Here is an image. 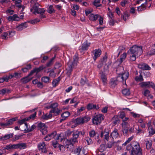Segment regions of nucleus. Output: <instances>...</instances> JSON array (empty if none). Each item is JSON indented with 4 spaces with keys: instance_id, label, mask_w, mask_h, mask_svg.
I'll return each mask as SVG.
<instances>
[{
    "instance_id": "1",
    "label": "nucleus",
    "mask_w": 155,
    "mask_h": 155,
    "mask_svg": "<svg viewBox=\"0 0 155 155\" xmlns=\"http://www.w3.org/2000/svg\"><path fill=\"white\" fill-rule=\"evenodd\" d=\"M142 47L134 45L128 51V54L130 56V60L135 61L136 58L139 56L142 53Z\"/></svg>"
},
{
    "instance_id": "2",
    "label": "nucleus",
    "mask_w": 155,
    "mask_h": 155,
    "mask_svg": "<svg viewBox=\"0 0 155 155\" xmlns=\"http://www.w3.org/2000/svg\"><path fill=\"white\" fill-rule=\"evenodd\" d=\"M78 58L77 55H74L73 58V61L72 62L69 61L66 66L67 73L70 74L72 70V69L74 67L77 66L78 62Z\"/></svg>"
},
{
    "instance_id": "3",
    "label": "nucleus",
    "mask_w": 155,
    "mask_h": 155,
    "mask_svg": "<svg viewBox=\"0 0 155 155\" xmlns=\"http://www.w3.org/2000/svg\"><path fill=\"white\" fill-rule=\"evenodd\" d=\"M90 119V117L88 116L83 117H80L73 120L71 121V124H74V127H75L77 125L82 124L88 121Z\"/></svg>"
},
{
    "instance_id": "4",
    "label": "nucleus",
    "mask_w": 155,
    "mask_h": 155,
    "mask_svg": "<svg viewBox=\"0 0 155 155\" xmlns=\"http://www.w3.org/2000/svg\"><path fill=\"white\" fill-rule=\"evenodd\" d=\"M142 155V150L140 147L139 144L136 143L134 147L132 148L130 152V155Z\"/></svg>"
},
{
    "instance_id": "5",
    "label": "nucleus",
    "mask_w": 155,
    "mask_h": 155,
    "mask_svg": "<svg viewBox=\"0 0 155 155\" xmlns=\"http://www.w3.org/2000/svg\"><path fill=\"white\" fill-rule=\"evenodd\" d=\"M104 116L101 114H99L95 115L92 119L93 123L95 125L100 124L101 121L103 120Z\"/></svg>"
},
{
    "instance_id": "6",
    "label": "nucleus",
    "mask_w": 155,
    "mask_h": 155,
    "mask_svg": "<svg viewBox=\"0 0 155 155\" xmlns=\"http://www.w3.org/2000/svg\"><path fill=\"white\" fill-rule=\"evenodd\" d=\"M128 72L126 71L124 73L120 74L119 76L117 77V80L120 81H125V83L126 84V81L128 78L129 77Z\"/></svg>"
},
{
    "instance_id": "7",
    "label": "nucleus",
    "mask_w": 155,
    "mask_h": 155,
    "mask_svg": "<svg viewBox=\"0 0 155 155\" xmlns=\"http://www.w3.org/2000/svg\"><path fill=\"white\" fill-rule=\"evenodd\" d=\"M65 136H69L71 135H72V136H81L84 135L85 134L84 131L76 130L72 132L69 130H68L65 132Z\"/></svg>"
},
{
    "instance_id": "8",
    "label": "nucleus",
    "mask_w": 155,
    "mask_h": 155,
    "mask_svg": "<svg viewBox=\"0 0 155 155\" xmlns=\"http://www.w3.org/2000/svg\"><path fill=\"white\" fill-rule=\"evenodd\" d=\"M105 143L107 141L109 142L107 143V147L110 148L114 145V138L112 136H104L103 138Z\"/></svg>"
},
{
    "instance_id": "9",
    "label": "nucleus",
    "mask_w": 155,
    "mask_h": 155,
    "mask_svg": "<svg viewBox=\"0 0 155 155\" xmlns=\"http://www.w3.org/2000/svg\"><path fill=\"white\" fill-rule=\"evenodd\" d=\"M18 119V117H15L9 119L6 123H0V126L2 127H7L12 124L13 122Z\"/></svg>"
},
{
    "instance_id": "10",
    "label": "nucleus",
    "mask_w": 155,
    "mask_h": 155,
    "mask_svg": "<svg viewBox=\"0 0 155 155\" xmlns=\"http://www.w3.org/2000/svg\"><path fill=\"white\" fill-rule=\"evenodd\" d=\"M38 127L40 129V131L42 135H45L47 133V127L44 123H40L38 124Z\"/></svg>"
},
{
    "instance_id": "11",
    "label": "nucleus",
    "mask_w": 155,
    "mask_h": 155,
    "mask_svg": "<svg viewBox=\"0 0 155 155\" xmlns=\"http://www.w3.org/2000/svg\"><path fill=\"white\" fill-rule=\"evenodd\" d=\"M31 12L35 14H39L40 15L44 14L45 10L43 8H38L36 6H34L31 9Z\"/></svg>"
},
{
    "instance_id": "12",
    "label": "nucleus",
    "mask_w": 155,
    "mask_h": 155,
    "mask_svg": "<svg viewBox=\"0 0 155 155\" xmlns=\"http://www.w3.org/2000/svg\"><path fill=\"white\" fill-rule=\"evenodd\" d=\"M25 128H21V130L22 131H25V132H28L32 131L36 128V126L34 125H32L31 128H29L27 123H25Z\"/></svg>"
},
{
    "instance_id": "13",
    "label": "nucleus",
    "mask_w": 155,
    "mask_h": 155,
    "mask_svg": "<svg viewBox=\"0 0 155 155\" xmlns=\"http://www.w3.org/2000/svg\"><path fill=\"white\" fill-rule=\"evenodd\" d=\"M154 84L151 82H143L140 84V86L142 87H152L153 88Z\"/></svg>"
},
{
    "instance_id": "14",
    "label": "nucleus",
    "mask_w": 155,
    "mask_h": 155,
    "mask_svg": "<svg viewBox=\"0 0 155 155\" xmlns=\"http://www.w3.org/2000/svg\"><path fill=\"white\" fill-rule=\"evenodd\" d=\"M7 19L9 21H18L20 20L19 17L16 14H14L12 16H9L7 18Z\"/></svg>"
},
{
    "instance_id": "15",
    "label": "nucleus",
    "mask_w": 155,
    "mask_h": 155,
    "mask_svg": "<svg viewBox=\"0 0 155 155\" xmlns=\"http://www.w3.org/2000/svg\"><path fill=\"white\" fill-rule=\"evenodd\" d=\"M99 108V107L98 105L94 104L91 103H89L88 104L87 106V109L88 110L92 109L98 110Z\"/></svg>"
},
{
    "instance_id": "16",
    "label": "nucleus",
    "mask_w": 155,
    "mask_h": 155,
    "mask_svg": "<svg viewBox=\"0 0 155 155\" xmlns=\"http://www.w3.org/2000/svg\"><path fill=\"white\" fill-rule=\"evenodd\" d=\"M149 132L150 134L153 135L155 134V128L150 123H148Z\"/></svg>"
},
{
    "instance_id": "17",
    "label": "nucleus",
    "mask_w": 155,
    "mask_h": 155,
    "mask_svg": "<svg viewBox=\"0 0 155 155\" xmlns=\"http://www.w3.org/2000/svg\"><path fill=\"white\" fill-rule=\"evenodd\" d=\"M38 149L40 151L42 152L46 153L47 152L45 144L44 143H40L38 145Z\"/></svg>"
},
{
    "instance_id": "18",
    "label": "nucleus",
    "mask_w": 155,
    "mask_h": 155,
    "mask_svg": "<svg viewBox=\"0 0 155 155\" xmlns=\"http://www.w3.org/2000/svg\"><path fill=\"white\" fill-rule=\"evenodd\" d=\"M99 15L98 14H90L88 15L89 19L91 21H95L99 18Z\"/></svg>"
},
{
    "instance_id": "19",
    "label": "nucleus",
    "mask_w": 155,
    "mask_h": 155,
    "mask_svg": "<svg viewBox=\"0 0 155 155\" xmlns=\"http://www.w3.org/2000/svg\"><path fill=\"white\" fill-rule=\"evenodd\" d=\"M90 44L91 43L88 42L87 41H85L82 44V46L80 47V50L81 49L82 50H87Z\"/></svg>"
},
{
    "instance_id": "20",
    "label": "nucleus",
    "mask_w": 155,
    "mask_h": 155,
    "mask_svg": "<svg viewBox=\"0 0 155 155\" xmlns=\"http://www.w3.org/2000/svg\"><path fill=\"white\" fill-rule=\"evenodd\" d=\"M139 68L143 70H149L150 69V67L147 64H139L138 65Z\"/></svg>"
},
{
    "instance_id": "21",
    "label": "nucleus",
    "mask_w": 155,
    "mask_h": 155,
    "mask_svg": "<svg viewBox=\"0 0 155 155\" xmlns=\"http://www.w3.org/2000/svg\"><path fill=\"white\" fill-rule=\"evenodd\" d=\"M94 56L93 57V59L95 61L97 58L100 56L101 54V51L100 49H96L94 51Z\"/></svg>"
},
{
    "instance_id": "22",
    "label": "nucleus",
    "mask_w": 155,
    "mask_h": 155,
    "mask_svg": "<svg viewBox=\"0 0 155 155\" xmlns=\"http://www.w3.org/2000/svg\"><path fill=\"white\" fill-rule=\"evenodd\" d=\"M27 25L26 22L23 23L16 27V29L18 31H21L23 29L26 28Z\"/></svg>"
},
{
    "instance_id": "23",
    "label": "nucleus",
    "mask_w": 155,
    "mask_h": 155,
    "mask_svg": "<svg viewBox=\"0 0 155 155\" xmlns=\"http://www.w3.org/2000/svg\"><path fill=\"white\" fill-rule=\"evenodd\" d=\"M77 137H73V138L70 140H67L66 141H67V143L69 144L71 143L74 144L76 142H77Z\"/></svg>"
},
{
    "instance_id": "24",
    "label": "nucleus",
    "mask_w": 155,
    "mask_h": 155,
    "mask_svg": "<svg viewBox=\"0 0 155 155\" xmlns=\"http://www.w3.org/2000/svg\"><path fill=\"white\" fill-rule=\"evenodd\" d=\"M146 4V2L144 4H143L141 5L140 6H138L137 7V11L139 12H141L145 10L146 8V5L145 4Z\"/></svg>"
},
{
    "instance_id": "25",
    "label": "nucleus",
    "mask_w": 155,
    "mask_h": 155,
    "mask_svg": "<svg viewBox=\"0 0 155 155\" xmlns=\"http://www.w3.org/2000/svg\"><path fill=\"white\" fill-rule=\"evenodd\" d=\"M16 149L19 148L21 149H23L26 148V145L25 143H22L16 144Z\"/></svg>"
},
{
    "instance_id": "26",
    "label": "nucleus",
    "mask_w": 155,
    "mask_h": 155,
    "mask_svg": "<svg viewBox=\"0 0 155 155\" xmlns=\"http://www.w3.org/2000/svg\"><path fill=\"white\" fill-rule=\"evenodd\" d=\"M65 142L66 144V147L68 150L72 151L74 147L73 144L71 143H69V144H68L67 143V141H66Z\"/></svg>"
},
{
    "instance_id": "27",
    "label": "nucleus",
    "mask_w": 155,
    "mask_h": 155,
    "mask_svg": "<svg viewBox=\"0 0 155 155\" xmlns=\"http://www.w3.org/2000/svg\"><path fill=\"white\" fill-rule=\"evenodd\" d=\"M130 16V14L127 12H125L123 13L122 15V18L123 20L125 21H126L127 19H128Z\"/></svg>"
},
{
    "instance_id": "28",
    "label": "nucleus",
    "mask_w": 155,
    "mask_h": 155,
    "mask_svg": "<svg viewBox=\"0 0 155 155\" xmlns=\"http://www.w3.org/2000/svg\"><path fill=\"white\" fill-rule=\"evenodd\" d=\"M101 78L104 84L105 85L107 84V77L105 74L103 73H101Z\"/></svg>"
},
{
    "instance_id": "29",
    "label": "nucleus",
    "mask_w": 155,
    "mask_h": 155,
    "mask_svg": "<svg viewBox=\"0 0 155 155\" xmlns=\"http://www.w3.org/2000/svg\"><path fill=\"white\" fill-rule=\"evenodd\" d=\"M4 149H5H5L7 150H11L16 149V144H9L6 146Z\"/></svg>"
},
{
    "instance_id": "30",
    "label": "nucleus",
    "mask_w": 155,
    "mask_h": 155,
    "mask_svg": "<svg viewBox=\"0 0 155 155\" xmlns=\"http://www.w3.org/2000/svg\"><path fill=\"white\" fill-rule=\"evenodd\" d=\"M52 111H51L49 114H46L43 116V118L45 120L50 119L52 117Z\"/></svg>"
},
{
    "instance_id": "31",
    "label": "nucleus",
    "mask_w": 155,
    "mask_h": 155,
    "mask_svg": "<svg viewBox=\"0 0 155 155\" xmlns=\"http://www.w3.org/2000/svg\"><path fill=\"white\" fill-rule=\"evenodd\" d=\"M81 151V147H78L76 148L74 151V152L76 155H81L80 152Z\"/></svg>"
},
{
    "instance_id": "32",
    "label": "nucleus",
    "mask_w": 155,
    "mask_h": 155,
    "mask_svg": "<svg viewBox=\"0 0 155 155\" xmlns=\"http://www.w3.org/2000/svg\"><path fill=\"white\" fill-rule=\"evenodd\" d=\"M11 91L9 89L6 88L3 89L0 91V94L4 95L6 93H8L10 92Z\"/></svg>"
},
{
    "instance_id": "33",
    "label": "nucleus",
    "mask_w": 155,
    "mask_h": 155,
    "mask_svg": "<svg viewBox=\"0 0 155 155\" xmlns=\"http://www.w3.org/2000/svg\"><path fill=\"white\" fill-rule=\"evenodd\" d=\"M129 3L128 0H122L120 2V5L123 7H124L127 5H128Z\"/></svg>"
},
{
    "instance_id": "34",
    "label": "nucleus",
    "mask_w": 155,
    "mask_h": 155,
    "mask_svg": "<svg viewBox=\"0 0 155 155\" xmlns=\"http://www.w3.org/2000/svg\"><path fill=\"white\" fill-rule=\"evenodd\" d=\"M147 54L149 55H153L155 54V45H154L150 51L148 52Z\"/></svg>"
},
{
    "instance_id": "35",
    "label": "nucleus",
    "mask_w": 155,
    "mask_h": 155,
    "mask_svg": "<svg viewBox=\"0 0 155 155\" xmlns=\"http://www.w3.org/2000/svg\"><path fill=\"white\" fill-rule=\"evenodd\" d=\"M122 93L124 95L128 96L130 93L129 89H125L122 91Z\"/></svg>"
},
{
    "instance_id": "36",
    "label": "nucleus",
    "mask_w": 155,
    "mask_h": 155,
    "mask_svg": "<svg viewBox=\"0 0 155 155\" xmlns=\"http://www.w3.org/2000/svg\"><path fill=\"white\" fill-rule=\"evenodd\" d=\"M31 78H29L28 76L26 77L21 79V81L24 83H26L31 80Z\"/></svg>"
},
{
    "instance_id": "37",
    "label": "nucleus",
    "mask_w": 155,
    "mask_h": 155,
    "mask_svg": "<svg viewBox=\"0 0 155 155\" xmlns=\"http://www.w3.org/2000/svg\"><path fill=\"white\" fill-rule=\"evenodd\" d=\"M21 0L16 1L15 2V5L18 8H21L22 5L21 4Z\"/></svg>"
},
{
    "instance_id": "38",
    "label": "nucleus",
    "mask_w": 155,
    "mask_h": 155,
    "mask_svg": "<svg viewBox=\"0 0 155 155\" xmlns=\"http://www.w3.org/2000/svg\"><path fill=\"white\" fill-rule=\"evenodd\" d=\"M48 72H49L50 74H49V76L53 78H54L55 77L56 74V73L54 72V70L53 69H51L50 71H48Z\"/></svg>"
},
{
    "instance_id": "39",
    "label": "nucleus",
    "mask_w": 155,
    "mask_h": 155,
    "mask_svg": "<svg viewBox=\"0 0 155 155\" xmlns=\"http://www.w3.org/2000/svg\"><path fill=\"white\" fill-rule=\"evenodd\" d=\"M135 80L137 81H143V78L142 76L140 74L139 76H136L135 78Z\"/></svg>"
},
{
    "instance_id": "40",
    "label": "nucleus",
    "mask_w": 155,
    "mask_h": 155,
    "mask_svg": "<svg viewBox=\"0 0 155 155\" xmlns=\"http://www.w3.org/2000/svg\"><path fill=\"white\" fill-rule=\"evenodd\" d=\"M28 120V119H27V118H24L23 119H22V120H21L19 121H18V123L20 125H22L23 124H24V125H25V123H26L25 122V121H27ZM25 126H24V128H25Z\"/></svg>"
},
{
    "instance_id": "41",
    "label": "nucleus",
    "mask_w": 155,
    "mask_h": 155,
    "mask_svg": "<svg viewBox=\"0 0 155 155\" xmlns=\"http://www.w3.org/2000/svg\"><path fill=\"white\" fill-rule=\"evenodd\" d=\"M70 115V113L68 111L64 112L61 115V117L64 118V120H65L66 118L68 117Z\"/></svg>"
},
{
    "instance_id": "42",
    "label": "nucleus",
    "mask_w": 155,
    "mask_h": 155,
    "mask_svg": "<svg viewBox=\"0 0 155 155\" xmlns=\"http://www.w3.org/2000/svg\"><path fill=\"white\" fill-rule=\"evenodd\" d=\"M102 2L103 4L107 5H113L112 4H111V3L112 2L111 0H103Z\"/></svg>"
},
{
    "instance_id": "43",
    "label": "nucleus",
    "mask_w": 155,
    "mask_h": 155,
    "mask_svg": "<svg viewBox=\"0 0 155 155\" xmlns=\"http://www.w3.org/2000/svg\"><path fill=\"white\" fill-rule=\"evenodd\" d=\"M100 1V0H94L93 2V4L96 7H99L101 5Z\"/></svg>"
},
{
    "instance_id": "44",
    "label": "nucleus",
    "mask_w": 155,
    "mask_h": 155,
    "mask_svg": "<svg viewBox=\"0 0 155 155\" xmlns=\"http://www.w3.org/2000/svg\"><path fill=\"white\" fill-rule=\"evenodd\" d=\"M117 81L115 79H111L110 81V84L112 87H115L117 85Z\"/></svg>"
},
{
    "instance_id": "45",
    "label": "nucleus",
    "mask_w": 155,
    "mask_h": 155,
    "mask_svg": "<svg viewBox=\"0 0 155 155\" xmlns=\"http://www.w3.org/2000/svg\"><path fill=\"white\" fill-rule=\"evenodd\" d=\"M52 111V113H53L57 115L60 114L61 112V110L60 109H59L58 108L55 109H54L53 110H51Z\"/></svg>"
},
{
    "instance_id": "46",
    "label": "nucleus",
    "mask_w": 155,
    "mask_h": 155,
    "mask_svg": "<svg viewBox=\"0 0 155 155\" xmlns=\"http://www.w3.org/2000/svg\"><path fill=\"white\" fill-rule=\"evenodd\" d=\"M54 10L52 5H50L48 8V12L50 14L54 12Z\"/></svg>"
},
{
    "instance_id": "47",
    "label": "nucleus",
    "mask_w": 155,
    "mask_h": 155,
    "mask_svg": "<svg viewBox=\"0 0 155 155\" xmlns=\"http://www.w3.org/2000/svg\"><path fill=\"white\" fill-rule=\"evenodd\" d=\"M152 146V143L151 141H147L146 143V147L147 149H150Z\"/></svg>"
},
{
    "instance_id": "48",
    "label": "nucleus",
    "mask_w": 155,
    "mask_h": 155,
    "mask_svg": "<svg viewBox=\"0 0 155 155\" xmlns=\"http://www.w3.org/2000/svg\"><path fill=\"white\" fill-rule=\"evenodd\" d=\"M42 81L45 83H47L49 82V78L47 76H45L42 77L41 78Z\"/></svg>"
},
{
    "instance_id": "49",
    "label": "nucleus",
    "mask_w": 155,
    "mask_h": 155,
    "mask_svg": "<svg viewBox=\"0 0 155 155\" xmlns=\"http://www.w3.org/2000/svg\"><path fill=\"white\" fill-rule=\"evenodd\" d=\"M107 15L109 19H112L114 18V14L112 12H107Z\"/></svg>"
},
{
    "instance_id": "50",
    "label": "nucleus",
    "mask_w": 155,
    "mask_h": 155,
    "mask_svg": "<svg viewBox=\"0 0 155 155\" xmlns=\"http://www.w3.org/2000/svg\"><path fill=\"white\" fill-rule=\"evenodd\" d=\"M109 134V130H105L101 132V136H108Z\"/></svg>"
},
{
    "instance_id": "51",
    "label": "nucleus",
    "mask_w": 155,
    "mask_h": 155,
    "mask_svg": "<svg viewBox=\"0 0 155 155\" xmlns=\"http://www.w3.org/2000/svg\"><path fill=\"white\" fill-rule=\"evenodd\" d=\"M36 113L35 112L34 114L31 115L28 117L27 118L28 119V120L30 119L33 120L36 116Z\"/></svg>"
},
{
    "instance_id": "52",
    "label": "nucleus",
    "mask_w": 155,
    "mask_h": 155,
    "mask_svg": "<svg viewBox=\"0 0 155 155\" xmlns=\"http://www.w3.org/2000/svg\"><path fill=\"white\" fill-rule=\"evenodd\" d=\"M107 60V57L106 56H104L101 60V62L104 64H105Z\"/></svg>"
},
{
    "instance_id": "53",
    "label": "nucleus",
    "mask_w": 155,
    "mask_h": 155,
    "mask_svg": "<svg viewBox=\"0 0 155 155\" xmlns=\"http://www.w3.org/2000/svg\"><path fill=\"white\" fill-rule=\"evenodd\" d=\"M58 104L57 103L55 102L52 104L49 107L50 108H52L54 109L56 108L58 106Z\"/></svg>"
},
{
    "instance_id": "54",
    "label": "nucleus",
    "mask_w": 155,
    "mask_h": 155,
    "mask_svg": "<svg viewBox=\"0 0 155 155\" xmlns=\"http://www.w3.org/2000/svg\"><path fill=\"white\" fill-rule=\"evenodd\" d=\"M99 24L101 25H102L103 24V18L102 17L100 16L99 15Z\"/></svg>"
},
{
    "instance_id": "55",
    "label": "nucleus",
    "mask_w": 155,
    "mask_h": 155,
    "mask_svg": "<svg viewBox=\"0 0 155 155\" xmlns=\"http://www.w3.org/2000/svg\"><path fill=\"white\" fill-rule=\"evenodd\" d=\"M115 12L118 15H120L121 13V12L120 8L118 7L116 8L115 9Z\"/></svg>"
},
{
    "instance_id": "56",
    "label": "nucleus",
    "mask_w": 155,
    "mask_h": 155,
    "mask_svg": "<svg viewBox=\"0 0 155 155\" xmlns=\"http://www.w3.org/2000/svg\"><path fill=\"white\" fill-rule=\"evenodd\" d=\"M62 134H57L56 131H54L53 132L51 133V134L50 135H49L48 136H61V135H62Z\"/></svg>"
},
{
    "instance_id": "57",
    "label": "nucleus",
    "mask_w": 155,
    "mask_h": 155,
    "mask_svg": "<svg viewBox=\"0 0 155 155\" xmlns=\"http://www.w3.org/2000/svg\"><path fill=\"white\" fill-rule=\"evenodd\" d=\"M43 68H44L42 66H41L39 67V68H35L34 70L36 73H37L38 72L42 70L43 69Z\"/></svg>"
},
{
    "instance_id": "58",
    "label": "nucleus",
    "mask_w": 155,
    "mask_h": 155,
    "mask_svg": "<svg viewBox=\"0 0 155 155\" xmlns=\"http://www.w3.org/2000/svg\"><path fill=\"white\" fill-rule=\"evenodd\" d=\"M118 135L117 130L115 129L111 133L110 136H117Z\"/></svg>"
},
{
    "instance_id": "59",
    "label": "nucleus",
    "mask_w": 155,
    "mask_h": 155,
    "mask_svg": "<svg viewBox=\"0 0 155 155\" xmlns=\"http://www.w3.org/2000/svg\"><path fill=\"white\" fill-rule=\"evenodd\" d=\"M86 140L88 144L89 145L92 143V140L91 138L89 137H87L86 138Z\"/></svg>"
},
{
    "instance_id": "60",
    "label": "nucleus",
    "mask_w": 155,
    "mask_h": 155,
    "mask_svg": "<svg viewBox=\"0 0 155 155\" xmlns=\"http://www.w3.org/2000/svg\"><path fill=\"white\" fill-rule=\"evenodd\" d=\"M150 94V92L148 90H145L144 92V94L145 96H149Z\"/></svg>"
},
{
    "instance_id": "61",
    "label": "nucleus",
    "mask_w": 155,
    "mask_h": 155,
    "mask_svg": "<svg viewBox=\"0 0 155 155\" xmlns=\"http://www.w3.org/2000/svg\"><path fill=\"white\" fill-rule=\"evenodd\" d=\"M97 134V133L94 130H92L89 132L90 136H95Z\"/></svg>"
},
{
    "instance_id": "62",
    "label": "nucleus",
    "mask_w": 155,
    "mask_h": 155,
    "mask_svg": "<svg viewBox=\"0 0 155 155\" xmlns=\"http://www.w3.org/2000/svg\"><path fill=\"white\" fill-rule=\"evenodd\" d=\"M10 136H3L0 137V140H4L10 138Z\"/></svg>"
},
{
    "instance_id": "63",
    "label": "nucleus",
    "mask_w": 155,
    "mask_h": 155,
    "mask_svg": "<svg viewBox=\"0 0 155 155\" xmlns=\"http://www.w3.org/2000/svg\"><path fill=\"white\" fill-rule=\"evenodd\" d=\"M114 24V21L113 19H110L109 21V24L110 25L113 26Z\"/></svg>"
},
{
    "instance_id": "64",
    "label": "nucleus",
    "mask_w": 155,
    "mask_h": 155,
    "mask_svg": "<svg viewBox=\"0 0 155 155\" xmlns=\"http://www.w3.org/2000/svg\"><path fill=\"white\" fill-rule=\"evenodd\" d=\"M130 12L132 14L136 13V10L134 7H131L130 10Z\"/></svg>"
}]
</instances>
